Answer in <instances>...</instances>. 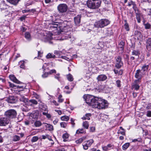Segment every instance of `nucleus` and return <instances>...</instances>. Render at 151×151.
<instances>
[{"mask_svg": "<svg viewBox=\"0 0 151 151\" xmlns=\"http://www.w3.org/2000/svg\"><path fill=\"white\" fill-rule=\"evenodd\" d=\"M62 96L61 95H60L58 97V101L60 103L62 102L63 101V99L62 98Z\"/></svg>", "mask_w": 151, "mask_h": 151, "instance_id": "49530a36", "label": "nucleus"}, {"mask_svg": "<svg viewBox=\"0 0 151 151\" xmlns=\"http://www.w3.org/2000/svg\"><path fill=\"white\" fill-rule=\"evenodd\" d=\"M25 37L28 40L30 41L31 39V35L29 33L26 32L24 35Z\"/></svg>", "mask_w": 151, "mask_h": 151, "instance_id": "393cba45", "label": "nucleus"}, {"mask_svg": "<svg viewBox=\"0 0 151 151\" xmlns=\"http://www.w3.org/2000/svg\"><path fill=\"white\" fill-rule=\"evenodd\" d=\"M58 27V25L57 24H55L53 26H51V28H55L57 29Z\"/></svg>", "mask_w": 151, "mask_h": 151, "instance_id": "338daca9", "label": "nucleus"}, {"mask_svg": "<svg viewBox=\"0 0 151 151\" xmlns=\"http://www.w3.org/2000/svg\"><path fill=\"white\" fill-rule=\"evenodd\" d=\"M43 124H45V127L46 129L47 130L49 131H52L53 129V126L50 124H48L46 123H43Z\"/></svg>", "mask_w": 151, "mask_h": 151, "instance_id": "aec40b11", "label": "nucleus"}, {"mask_svg": "<svg viewBox=\"0 0 151 151\" xmlns=\"http://www.w3.org/2000/svg\"><path fill=\"white\" fill-rule=\"evenodd\" d=\"M114 72L115 74H117V73H119V74L121 75L122 74V71L120 70L119 72L118 70H116L115 69L114 70Z\"/></svg>", "mask_w": 151, "mask_h": 151, "instance_id": "de8ad7c7", "label": "nucleus"}, {"mask_svg": "<svg viewBox=\"0 0 151 151\" xmlns=\"http://www.w3.org/2000/svg\"><path fill=\"white\" fill-rule=\"evenodd\" d=\"M10 119L6 117H3L0 118V126H4L9 123Z\"/></svg>", "mask_w": 151, "mask_h": 151, "instance_id": "6e6552de", "label": "nucleus"}, {"mask_svg": "<svg viewBox=\"0 0 151 151\" xmlns=\"http://www.w3.org/2000/svg\"><path fill=\"white\" fill-rule=\"evenodd\" d=\"M54 53L56 55H58V57H59L60 56V51H57V50L55 51L54 52Z\"/></svg>", "mask_w": 151, "mask_h": 151, "instance_id": "4d7b16f0", "label": "nucleus"}, {"mask_svg": "<svg viewBox=\"0 0 151 151\" xmlns=\"http://www.w3.org/2000/svg\"><path fill=\"white\" fill-rule=\"evenodd\" d=\"M144 74L143 73H142V72L140 69L137 70L136 71V72L135 75V77L137 78V80H139L140 82L142 75Z\"/></svg>", "mask_w": 151, "mask_h": 151, "instance_id": "9b49d317", "label": "nucleus"}, {"mask_svg": "<svg viewBox=\"0 0 151 151\" xmlns=\"http://www.w3.org/2000/svg\"><path fill=\"white\" fill-rule=\"evenodd\" d=\"M49 75V73H45L44 74L42 75V77L43 78H46Z\"/></svg>", "mask_w": 151, "mask_h": 151, "instance_id": "5fc2aeb1", "label": "nucleus"}, {"mask_svg": "<svg viewBox=\"0 0 151 151\" xmlns=\"http://www.w3.org/2000/svg\"><path fill=\"white\" fill-rule=\"evenodd\" d=\"M145 27L146 29H149L151 27V25L148 23H147L145 24Z\"/></svg>", "mask_w": 151, "mask_h": 151, "instance_id": "a18cd8bd", "label": "nucleus"}, {"mask_svg": "<svg viewBox=\"0 0 151 151\" xmlns=\"http://www.w3.org/2000/svg\"><path fill=\"white\" fill-rule=\"evenodd\" d=\"M58 9L60 12L63 13L66 12L67 10L68 7L65 4H61L58 6Z\"/></svg>", "mask_w": 151, "mask_h": 151, "instance_id": "0eeeda50", "label": "nucleus"}, {"mask_svg": "<svg viewBox=\"0 0 151 151\" xmlns=\"http://www.w3.org/2000/svg\"><path fill=\"white\" fill-rule=\"evenodd\" d=\"M95 127H90V132H95Z\"/></svg>", "mask_w": 151, "mask_h": 151, "instance_id": "680f3d73", "label": "nucleus"}, {"mask_svg": "<svg viewBox=\"0 0 151 151\" xmlns=\"http://www.w3.org/2000/svg\"><path fill=\"white\" fill-rule=\"evenodd\" d=\"M34 121H33V120L32 121H31L29 120V121L26 120L24 121V123L26 125H28L30 123L31 124H33Z\"/></svg>", "mask_w": 151, "mask_h": 151, "instance_id": "58836bf2", "label": "nucleus"}, {"mask_svg": "<svg viewBox=\"0 0 151 151\" xmlns=\"http://www.w3.org/2000/svg\"><path fill=\"white\" fill-rule=\"evenodd\" d=\"M130 144L129 143H126L122 146V148L123 150H126L129 146Z\"/></svg>", "mask_w": 151, "mask_h": 151, "instance_id": "2f4dec72", "label": "nucleus"}, {"mask_svg": "<svg viewBox=\"0 0 151 151\" xmlns=\"http://www.w3.org/2000/svg\"><path fill=\"white\" fill-rule=\"evenodd\" d=\"M17 114L16 111L13 109L8 110L4 113L5 116L9 119L16 117Z\"/></svg>", "mask_w": 151, "mask_h": 151, "instance_id": "7ed1b4c3", "label": "nucleus"}, {"mask_svg": "<svg viewBox=\"0 0 151 151\" xmlns=\"http://www.w3.org/2000/svg\"><path fill=\"white\" fill-rule=\"evenodd\" d=\"M56 151H64V149L63 148H60L57 150Z\"/></svg>", "mask_w": 151, "mask_h": 151, "instance_id": "774afa93", "label": "nucleus"}, {"mask_svg": "<svg viewBox=\"0 0 151 151\" xmlns=\"http://www.w3.org/2000/svg\"><path fill=\"white\" fill-rule=\"evenodd\" d=\"M132 5H133V9L135 11L137 9V7H136L135 4L134 3V2H133Z\"/></svg>", "mask_w": 151, "mask_h": 151, "instance_id": "69168bd1", "label": "nucleus"}, {"mask_svg": "<svg viewBox=\"0 0 151 151\" xmlns=\"http://www.w3.org/2000/svg\"><path fill=\"white\" fill-rule=\"evenodd\" d=\"M82 131H83V129H78V130H77L76 132V134H80V133H83L84 132L83 131V132H81Z\"/></svg>", "mask_w": 151, "mask_h": 151, "instance_id": "bf43d9fd", "label": "nucleus"}, {"mask_svg": "<svg viewBox=\"0 0 151 151\" xmlns=\"http://www.w3.org/2000/svg\"><path fill=\"white\" fill-rule=\"evenodd\" d=\"M35 114H31L29 116V118L30 119H31L32 118H33V119L37 117V115L34 116V115Z\"/></svg>", "mask_w": 151, "mask_h": 151, "instance_id": "052dcab7", "label": "nucleus"}, {"mask_svg": "<svg viewBox=\"0 0 151 151\" xmlns=\"http://www.w3.org/2000/svg\"><path fill=\"white\" fill-rule=\"evenodd\" d=\"M25 62L24 61H21L19 62V64L20 65V67L21 68L25 69L24 64Z\"/></svg>", "mask_w": 151, "mask_h": 151, "instance_id": "7c9ffc66", "label": "nucleus"}, {"mask_svg": "<svg viewBox=\"0 0 151 151\" xmlns=\"http://www.w3.org/2000/svg\"><path fill=\"white\" fill-rule=\"evenodd\" d=\"M91 116V114L90 113H87L86 114L85 116L82 118V119L83 120H90V117Z\"/></svg>", "mask_w": 151, "mask_h": 151, "instance_id": "a878e982", "label": "nucleus"}, {"mask_svg": "<svg viewBox=\"0 0 151 151\" xmlns=\"http://www.w3.org/2000/svg\"><path fill=\"white\" fill-rule=\"evenodd\" d=\"M93 141V139H91L84 142L83 144V146L84 149L85 150H87L88 147L91 146Z\"/></svg>", "mask_w": 151, "mask_h": 151, "instance_id": "423d86ee", "label": "nucleus"}, {"mask_svg": "<svg viewBox=\"0 0 151 151\" xmlns=\"http://www.w3.org/2000/svg\"><path fill=\"white\" fill-rule=\"evenodd\" d=\"M134 35L135 36V37L139 40L142 37L141 34V33L138 31H136L134 33Z\"/></svg>", "mask_w": 151, "mask_h": 151, "instance_id": "b1692460", "label": "nucleus"}, {"mask_svg": "<svg viewBox=\"0 0 151 151\" xmlns=\"http://www.w3.org/2000/svg\"><path fill=\"white\" fill-rule=\"evenodd\" d=\"M147 12L148 14L151 16V9H144Z\"/></svg>", "mask_w": 151, "mask_h": 151, "instance_id": "09e8293b", "label": "nucleus"}, {"mask_svg": "<svg viewBox=\"0 0 151 151\" xmlns=\"http://www.w3.org/2000/svg\"><path fill=\"white\" fill-rule=\"evenodd\" d=\"M42 114L44 115H45L48 118H50L51 117V115L50 114H48L47 112H43Z\"/></svg>", "mask_w": 151, "mask_h": 151, "instance_id": "a19ab883", "label": "nucleus"}, {"mask_svg": "<svg viewBox=\"0 0 151 151\" xmlns=\"http://www.w3.org/2000/svg\"><path fill=\"white\" fill-rule=\"evenodd\" d=\"M62 121H68L69 119V117L67 116H62L60 118Z\"/></svg>", "mask_w": 151, "mask_h": 151, "instance_id": "473e14b6", "label": "nucleus"}, {"mask_svg": "<svg viewBox=\"0 0 151 151\" xmlns=\"http://www.w3.org/2000/svg\"><path fill=\"white\" fill-rule=\"evenodd\" d=\"M124 28L127 31H128L129 30V27L128 24L127 23H126L124 25Z\"/></svg>", "mask_w": 151, "mask_h": 151, "instance_id": "8fccbe9b", "label": "nucleus"}, {"mask_svg": "<svg viewBox=\"0 0 151 151\" xmlns=\"http://www.w3.org/2000/svg\"><path fill=\"white\" fill-rule=\"evenodd\" d=\"M110 23L109 21L107 19H101L96 21L94 24L95 27L98 28H102L107 25Z\"/></svg>", "mask_w": 151, "mask_h": 151, "instance_id": "f03ea898", "label": "nucleus"}, {"mask_svg": "<svg viewBox=\"0 0 151 151\" xmlns=\"http://www.w3.org/2000/svg\"><path fill=\"white\" fill-rule=\"evenodd\" d=\"M107 78V77L106 75L101 74L98 76L96 79L98 81H103L106 80Z\"/></svg>", "mask_w": 151, "mask_h": 151, "instance_id": "ddd939ff", "label": "nucleus"}, {"mask_svg": "<svg viewBox=\"0 0 151 151\" xmlns=\"http://www.w3.org/2000/svg\"><path fill=\"white\" fill-rule=\"evenodd\" d=\"M125 131H122L120 130L118 131V133H120L122 135H125Z\"/></svg>", "mask_w": 151, "mask_h": 151, "instance_id": "13d9d810", "label": "nucleus"}, {"mask_svg": "<svg viewBox=\"0 0 151 151\" xmlns=\"http://www.w3.org/2000/svg\"><path fill=\"white\" fill-rule=\"evenodd\" d=\"M101 1L100 0L95 1L87 5L88 7L91 9H95L99 8L100 6Z\"/></svg>", "mask_w": 151, "mask_h": 151, "instance_id": "39448f33", "label": "nucleus"}, {"mask_svg": "<svg viewBox=\"0 0 151 151\" xmlns=\"http://www.w3.org/2000/svg\"><path fill=\"white\" fill-rule=\"evenodd\" d=\"M121 59V58L119 56H118L116 59L115 67L117 68H120L123 65Z\"/></svg>", "mask_w": 151, "mask_h": 151, "instance_id": "1a4fd4ad", "label": "nucleus"}, {"mask_svg": "<svg viewBox=\"0 0 151 151\" xmlns=\"http://www.w3.org/2000/svg\"><path fill=\"white\" fill-rule=\"evenodd\" d=\"M40 108L41 109L42 111H48L47 106L45 105L44 104H42L40 105Z\"/></svg>", "mask_w": 151, "mask_h": 151, "instance_id": "412c9836", "label": "nucleus"}, {"mask_svg": "<svg viewBox=\"0 0 151 151\" xmlns=\"http://www.w3.org/2000/svg\"><path fill=\"white\" fill-rule=\"evenodd\" d=\"M83 98L86 103L89 105L95 108L98 106V102L99 98L88 94L84 95Z\"/></svg>", "mask_w": 151, "mask_h": 151, "instance_id": "f257e3e1", "label": "nucleus"}, {"mask_svg": "<svg viewBox=\"0 0 151 151\" xmlns=\"http://www.w3.org/2000/svg\"><path fill=\"white\" fill-rule=\"evenodd\" d=\"M52 34H50L47 36L46 38L45 41L48 42L50 43H52V42L50 40L53 39V38L52 37Z\"/></svg>", "mask_w": 151, "mask_h": 151, "instance_id": "5701e85b", "label": "nucleus"}, {"mask_svg": "<svg viewBox=\"0 0 151 151\" xmlns=\"http://www.w3.org/2000/svg\"><path fill=\"white\" fill-rule=\"evenodd\" d=\"M38 137L37 136L33 137L31 139V142H32L37 141L38 139Z\"/></svg>", "mask_w": 151, "mask_h": 151, "instance_id": "ea45409f", "label": "nucleus"}, {"mask_svg": "<svg viewBox=\"0 0 151 151\" xmlns=\"http://www.w3.org/2000/svg\"><path fill=\"white\" fill-rule=\"evenodd\" d=\"M5 82V80L3 78H0V84H1L2 83H4Z\"/></svg>", "mask_w": 151, "mask_h": 151, "instance_id": "e2e57ef3", "label": "nucleus"}, {"mask_svg": "<svg viewBox=\"0 0 151 151\" xmlns=\"http://www.w3.org/2000/svg\"><path fill=\"white\" fill-rule=\"evenodd\" d=\"M147 48L149 51H151V38H149L147 41Z\"/></svg>", "mask_w": 151, "mask_h": 151, "instance_id": "6ab92c4d", "label": "nucleus"}, {"mask_svg": "<svg viewBox=\"0 0 151 151\" xmlns=\"http://www.w3.org/2000/svg\"><path fill=\"white\" fill-rule=\"evenodd\" d=\"M19 99L21 101L23 102L26 104H28V99L25 98L24 96L22 95L20 96Z\"/></svg>", "mask_w": 151, "mask_h": 151, "instance_id": "a211bd4d", "label": "nucleus"}, {"mask_svg": "<svg viewBox=\"0 0 151 151\" xmlns=\"http://www.w3.org/2000/svg\"><path fill=\"white\" fill-rule=\"evenodd\" d=\"M86 136L83 137L80 139H78L76 140V142L77 143H81L83 140L86 139Z\"/></svg>", "mask_w": 151, "mask_h": 151, "instance_id": "bb28decb", "label": "nucleus"}, {"mask_svg": "<svg viewBox=\"0 0 151 151\" xmlns=\"http://www.w3.org/2000/svg\"><path fill=\"white\" fill-rule=\"evenodd\" d=\"M132 55L136 56H138L139 54V52L138 50H133L132 52Z\"/></svg>", "mask_w": 151, "mask_h": 151, "instance_id": "f704fd0d", "label": "nucleus"}, {"mask_svg": "<svg viewBox=\"0 0 151 151\" xmlns=\"http://www.w3.org/2000/svg\"><path fill=\"white\" fill-rule=\"evenodd\" d=\"M146 116L148 117H151V111H148L146 112Z\"/></svg>", "mask_w": 151, "mask_h": 151, "instance_id": "3c124183", "label": "nucleus"}, {"mask_svg": "<svg viewBox=\"0 0 151 151\" xmlns=\"http://www.w3.org/2000/svg\"><path fill=\"white\" fill-rule=\"evenodd\" d=\"M1 9L3 14L4 16L10 17L12 15V14L9 12L7 9H4V8H1Z\"/></svg>", "mask_w": 151, "mask_h": 151, "instance_id": "f8f14e48", "label": "nucleus"}, {"mask_svg": "<svg viewBox=\"0 0 151 151\" xmlns=\"http://www.w3.org/2000/svg\"><path fill=\"white\" fill-rule=\"evenodd\" d=\"M46 58L47 59H50L51 58H55L56 57L53 54L49 53L47 55Z\"/></svg>", "mask_w": 151, "mask_h": 151, "instance_id": "cd10ccee", "label": "nucleus"}, {"mask_svg": "<svg viewBox=\"0 0 151 151\" xmlns=\"http://www.w3.org/2000/svg\"><path fill=\"white\" fill-rule=\"evenodd\" d=\"M98 101V106L96 107V108L98 109H101L105 108L108 105L107 101L105 100L102 99L101 98H99Z\"/></svg>", "mask_w": 151, "mask_h": 151, "instance_id": "20e7f679", "label": "nucleus"}, {"mask_svg": "<svg viewBox=\"0 0 151 151\" xmlns=\"http://www.w3.org/2000/svg\"><path fill=\"white\" fill-rule=\"evenodd\" d=\"M139 82H140L139 81V80H135L132 86V89H134L137 91L138 90L140 87L138 84V83Z\"/></svg>", "mask_w": 151, "mask_h": 151, "instance_id": "9d476101", "label": "nucleus"}, {"mask_svg": "<svg viewBox=\"0 0 151 151\" xmlns=\"http://www.w3.org/2000/svg\"><path fill=\"white\" fill-rule=\"evenodd\" d=\"M7 1L12 4L16 5L18 2L19 0H6Z\"/></svg>", "mask_w": 151, "mask_h": 151, "instance_id": "c85d7f7f", "label": "nucleus"}, {"mask_svg": "<svg viewBox=\"0 0 151 151\" xmlns=\"http://www.w3.org/2000/svg\"><path fill=\"white\" fill-rule=\"evenodd\" d=\"M70 121L71 122V124L72 125V127H74L75 124V123H74L75 119L72 118H71L70 119Z\"/></svg>", "mask_w": 151, "mask_h": 151, "instance_id": "864d4df0", "label": "nucleus"}, {"mask_svg": "<svg viewBox=\"0 0 151 151\" xmlns=\"http://www.w3.org/2000/svg\"><path fill=\"white\" fill-rule=\"evenodd\" d=\"M67 77L69 81H72L73 80V78L72 75L70 74H69L67 76Z\"/></svg>", "mask_w": 151, "mask_h": 151, "instance_id": "e433bc0d", "label": "nucleus"}, {"mask_svg": "<svg viewBox=\"0 0 151 151\" xmlns=\"http://www.w3.org/2000/svg\"><path fill=\"white\" fill-rule=\"evenodd\" d=\"M121 81L119 80H117L116 81V83L117 85V86L118 87H119L121 86V85L120 84Z\"/></svg>", "mask_w": 151, "mask_h": 151, "instance_id": "603ef678", "label": "nucleus"}, {"mask_svg": "<svg viewBox=\"0 0 151 151\" xmlns=\"http://www.w3.org/2000/svg\"><path fill=\"white\" fill-rule=\"evenodd\" d=\"M37 101L34 99H31L28 101V105L31 106H32V104L37 105Z\"/></svg>", "mask_w": 151, "mask_h": 151, "instance_id": "4be33fe9", "label": "nucleus"}, {"mask_svg": "<svg viewBox=\"0 0 151 151\" xmlns=\"http://www.w3.org/2000/svg\"><path fill=\"white\" fill-rule=\"evenodd\" d=\"M83 126L84 128L88 129L89 127L88 122L87 121L83 122Z\"/></svg>", "mask_w": 151, "mask_h": 151, "instance_id": "c9c22d12", "label": "nucleus"}, {"mask_svg": "<svg viewBox=\"0 0 151 151\" xmlns=\"http://www.w3.org/2000/svg\"><path fill=\"white\" fill-rule=\"evenodd\" d=\"M69 136V134L67 133L64 134L62 136L63 141H66L67 139L68 138Z\"/></svg>", "mask_w": 151, "mask_h": 151, "instance_id": "c756f323", "label": "nucleus"}, {"mask_svg": "<svg viewBox=\"0 0 151 151\" xmlns=\"http://www.w3.org/2000/svg\"><path fill=\"white\" fill-rule=\"evenodd\" d=\"M102 148L103 150L105 151H106L109 150L106 146L102 147Z\"/></svg>", "mask_w": 151, "mask_h": 151, "instance_id": "0e129e2a", "label": "nucleus"}, {"mask_svg": "<svg viewBox=\"0 0 151 151\" xmlns=\"http://www.w3.org/2000/svg\"><path fill=\"white\" fill-rule=\"evenodd\" d=\"M99 0H88L87 2V5L92 3L93 2L97 1Z\"/></svg>", "mask_w": 151, "mask_h": 151, "instance_id": "c03bdc74", "label": "nucleus"}, {"mask_svg": "<svg viewBox=\"0 0 151 151\" xmlns=\"http://www.w3.org/2000/svg\"><path fill=\"white\" fill-rule=\"evenodd\" d=\"M67 123L63 122H61L60 124L61 127L63 128H65L67 126Z\"/></svg>", "mask_w": 151, "mask_h": 151, "instance_id": "4c0bfd02", "label": "nucleus"}, {"mask_svg": "<svg viewBox=\"0 0 151 151\" xmlns=\"http://www.w3.org/2000/svg\"><path fill=\"white\" fill-rule=\"evenodd\" d=\"M149 67L148 65L145 64L142 66L140 70L142 72V73H143L145 74L147 71Z\"/></svg>", "mask_w": 151, "mask_h": 151, "instance_id": "dca6fc26", "label": "nucleus"}, {"mask_svg": "<svg viewBox=\"0 0 151 151\" xmlns=\"http://www.w3.org/2000/svg\"><path fill=\"white\" fill-rule=\"evenodd\" d=\"M19 137L17 135H15L14 137L13 140L14 141H17L19 140Z\"/></svg>", "mask_w": 151, "mask_h": 151, "instance_id": "37998d69", "label": "nucleus"}, {"mask_svg": "<svg viewBox=\"0 0 151 151\" xmlns=\"http://www.w3.org/2000/svg\"><path fill=\"white\" fill-rule=\"evenodd\" d=\"M9 78L11 80L14 82L20 84L21 83L18 80L16 77L13 75H10L9 76Z\"/></svg>", "mask_w": 151, "mask_h": 151, "instance_id": "f3484780", "label": "nucleus"}, {"mask_svg": "<svg viewBox=\"0 0 151 151\" xmlns=\"http://www.w3.org/2000/svg\"><path fill=\"white\" fill-rule=\"evenodd\" d=\"M55 78L57 79L58 81H60V74L59 73H57L56 75H55Z\"/></svg>", "mask_w": 151, "mask_h": 151, "instance_id": "79ce46f5", "label": "nucleus"}, {"mask_svg": "<svg viewBox=\"0 0 151 151\" xmlns=\"http://www.w3.org/2000/svg\"><path fill=\"white\" fill-rule=\"evenodd\" d=\"M48 73H49V75H50L53 73H56V71L54 69H52L50 70L49 72H48Z\"/></svg>", "mask_w": 151, "mask_h": 151, "instance_id": "6e6d98bb", "label": "nucleus"}, {"mask_svg": "<svg viewBox=\"0 0 151 151\" xmlns=\"http://www.w3.org/2000/svg\"><path fill=\"white\" fill-rule=\"evenodd\" d=\"M34 125L35 127H39L41 125L42 123L39 121H37L34 122Z\"/></svg>", "mask_w": 151, "mask_h": 151, "instance_id": "72a5a7b5", "label": "nucleus"}, {"mask_svg": "<svg viewBox=\"0 0 151 151\" xmlns=\"http://www.w3.org/2000/svg\"><path fill=\"white\" fill-rule=\"evenodd\" d=\"M8 103H14L16 102L15 99L13 96H9L6 98V100Z\"/></svg>", "mask_w": 151, "mask_h": 151, "instance_id": "4468645a", "label": "nucleus"}, {"mask_svg": "<svg viewBox=\"0 0 151 151\" xmlns=\"http://www.w3.org/2000/svg\"><path fill=\"white\" fill-rule=\"evenodd\" d=\"M81 18V16L80 15H78L74 18L75 24L76 25L79 24L80 23Z\"/></svg>", "mask_w": 151, "mask_h": 151, "instance_id": "2eb2a0df", "label": "nucleus"}]
</instances>
